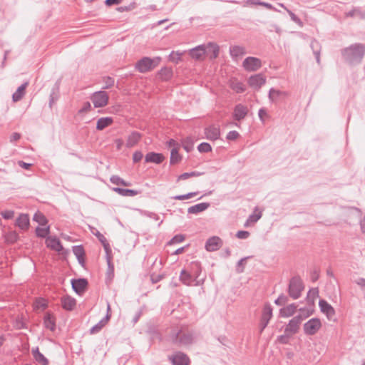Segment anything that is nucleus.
<instances>
[{"label":"nucleus","instance_id":"f257e3e1","mask_svg":"<svg viewBox=\"0 0 365 365\" xmlns=\"http://www.w3.org/2000/svg\"><path fill=\"white\" fill-rule=\"evenodd\" d=\"M166 340L171 344L182 347L193 343V334L182 327L174 326L167 331Z\"/></svg>","mask_w":365,"mask_h":365},{"label":"nucleus","instance_id":"f03ea898","mask_svg":"<svg viewBox=\"0 0 365 365\" xmlns=\"http://www.w3.org/2000/svg\"><path fill=\"white\" fill-rule=\"evenodd\" d=\"M343 59L349 64H356L361 61L365 54V46L356 43L341 51Z\"/></svg>","mask_w":365,"mask_h":365},{"label":"nucleus","instance_id":"7ed1b4c3","mask_svg":"<svg viewBox=\"0 0 365 365\" xmlns=\"http://www.w3.org/2000/svg\"><path fill=\"white\" fill-rule=\"evenodd\" d=\"M161 60L162 58L159 56L153 58L143 57L136 62L135 68L141 73H148L155 68L160 64Z\"/></svg>","mask_w":365,"mask_h":365},{"label":"nucleus","instance_id":"20e7f679","mask_svg":"<svg viewBox=\"0 0 365 365\" xmlns=\"http://www.w3.org/2000/svg\"><path fill=\"white\" fill-rule=\"evenodd\" d=\"M304 289V284L301 278L298 276L291 278L288 287V293L293 299H297L301 297Z\"/></svg>","mask_w":365,"mask_h":365},{"label":"nucleus","instance_id":"39448f33","mask_svg":"<svg viewBox=\"0 0 365 365\" xmlns=\"http://www.w3.org/2000/svg\"><path fill=\"white\" fill-rule=\"evenodd\" d=\"M180 280L182 284L187 286H200L204 284L205 277L202 279H195L186 268L181 271L180 274Z\"/></svg>","mask_w":365,"mask_h":365},{"label":"nucleus","instance_id":"423d86ee","mask_svg":"<svg viewBox=\"0 0 365 365\" xmlns=\"http://www.w3.org/2000/svg\"><path fill=\"white\" fill-rule=\"evenodd\" d=\"M309 316V314L307 313L304 317H303L302 315H297L292 318L287 325V327L284 329V333L287 334H291L294 335L296 333L298 332L299 329V326L303 321V319Z\"/></svg>","mask_w":365,"mask_h":365},{"label":"nucleus","instance_id":"0eeeda50","mask_svg":"<svg viewBox=\"0 0 365 365\" xmlns=\"http://www.w3.org/2000/svg\"><path fill=\"white\" fill-rule=\"evenodd\" d=\"M109 96L106 91H100L95 92L91 97L95 108H102L108 103Z\"/></svg>","mask_w":365,"mask_h":365},{"label":"nucleus","instance_id":"6e6552de","mask_svg":"<svg viewBox=\"0 0 365 365\" xmlns=\"http://www.w3.org/2000/svg\"><path fill=\"white\" fill-rule=\"evenodd\" d=\"M322 327L319 319L312 318L304 324V331L307 335H314Z\"/></svg>","mask_w":365,"mask_h":365},{"label":"nucleus","instance_id":"1a4fd4ad","mask_svg":"<svg viewBox=\"0 0 365 365\" xmlns=\"http://www.w3.org/2000/svg\"><path fill=\"white\" fill-rule=\"evenodd\" d=\"M242 66L247 71H256L262 67V61L258 58L249 56L243 61Z\"/></svg>","mask_w":365,"mask_h":365},{"label":"nucleus","instance_id":"9d476101","mask_svg":"<svg viewBox=\"0 0 365 365\" xmlns=\"http://www.w3.org/2000/svg\"><path fill=\"white\" fill-rule=\"evenodd\" d=\"M168 359L173 365H190L191 363L189 356L182 351H177L173 355L169 356Z\"/></svg>","mask_w":365,"mask_h":365},{"label":"nucleus","instance_id":"9b49d317","mask_svg":"<svg viewBox=\"0 0 365 365\" xmlns=\"http://www.w3.org/2000/svg\"><path fill=\"white\" fill-rule=\"evenodd\" d=\"M319 306L322 313L326 314L329 320L335 321V310L324 299H320Z\"/></svg>","mask_w":365,"mask_h":365},{"label":"nucleus","instance_id":"f8f14e48","mask_svg":"<svg viewBox=\"0 0 365 365\" xmlns=\"http://www.w3.org/2000/svg\"><path fill=\"white\" fill-rule=\"evenodd\" d=\"M266 83V78L262 73L251 76L248 79V84L251 88L259 89Z\"/></svg>","mask_w":365,"mask_h":365},{"label":"nucleus","instance_id":"ddd939ff","mask_svg":"<svg viewBox=\"0 0 365 365\" xmlns=\"http://www.w3.org/2000/svg\"><path fill=\"white\" fill-rule=\"evenodd\" d=\"M222 240L217 236L210 237L205 243V249L208 252L218 250L222 246Z\"/></svg>","mask_w":365,"mask_h":365},{"label":"nucleus","instance_id":"4468645a","mask_svg":"<svg viewBox=\"0 0 365 365\" xmlns=\"http://www.w3.org/2000/svg\"><path fill=\"white\" fill-rule=\"evenodd\" d=\"M205 45L202 44L196 46L189 51V55L195 60L200 61L203 60L206 55Z\"/></svg>","mask_w":365,"mask_h":365},{"label":"nucleus","instance_id":"2eb2a0df","mask_svg":"<svg viewBox=\"0 0 365 365\" xmlns=\"http://www.w3.org/2000/svg\"><path fill=\"white\" fill-rule=\"evenodd\" d=\"M247 107L245 105L239 103L235 106L232 116L235 120L240 121L244 119L247 116Z\"/></svg>","mask_w":365,"mask_h":365},{"label":"nucleus","instance_id":"dca6fc26","mask_svg":"<svg viewBox=\"0 0 365 365\" xmlns=\"http://www.w3.org/2000/svg\"><path fill=\"white\" fill-rule=\"evenodd\" d=\"M91 231L92 232V234L94 235L98 238V240L101 242V243L102 244V245L105 250V252L106 253V255H110L111 254V247L110 246L109 242H108L106 238L104 237V235L103 234H101L97 229L93 228V227L91 228Z\"/></svg>","mask_w":365,"mask_h":365},{"label":"nucleus","instance_id":"f3484780","mask_svg":"<svg viewBox=\"0 0 365 365\" xmlns=\"http://www.w3.org/2000/svg\"><path fill=\"white\" fill-rule=\"evenodd\" d=\"M88 281L84 278L71 280V285L73 289L78 294L83 293L88 286Z\"/></svg>","mask_w":365,"mask_h":365},{"label":"nucleus","instance_id":"a211bd4d","mask_svg":"<svg viewBox=\"0 0 365 365\" xmlns=\"http://www.w3.org/2000/svg\"><path fill=\"white\" fill-rule=\"evenodd\" d=\"M205 134L207 139L216 140L220 138V128L214 125H210L205 129Z\"/></svg>","mask_w":365,"mask_h":365},{"label":"nucleus","instance_id":"6ab92c4d","mask_svg":"<svg viewBox=\"0 0 365 365\" xmlns=\"http://www.w3.org/2000/svg\"><path fill=\"white\" fill-rule=\"evenodd\" d=\"M187 269L195 279H200V275L202 272L201 263L198 261L191 262L187 266Z\"/></svg>","mask_w":365,"mask_h":365},{"label":"nucleus","instance_id":"aec40b11","mask_svg":"<svg viewBox=\"0 0 365 365\" xmlns=\"http://www.w3.org/2000/svg\"><path fill=\"white\" fill-rule=\"evenodd\" d=\"M142 138V134L137 131H133L128 137L126 147L128 148L134 147Z\"/></svg>","mask_w":365,"mask_h":365},{"label":"nucleus","instance_id":"412c9836","mask_svg":"<svg viewBox=\"0 0 365 365\" xmlns=\"http://www.w3.org/2000/svg\"><path fill=\"white\" fill-rule=\"evenodd\" d=\"M61 302L63 309L67 311H72L76 305V299L68 295L61 297Z\"/></svg>","mask_w":365,"mask_h":365},{"label":"nucleus","instance_id":"4be33fe9","mask_svg":"<svg viewBox=\"0 0 365 365\" xmlns=\"http://www.w3.org/2000/svg\"><path fill=\"white\" fill-rule=\"evenodd\" d=\"M165 160V157L162 153L150 152L146 154L145 161L146 163H153L156 164L161 163Z\"/></svg>","mask_w":365,"mask_h":365},{"label":"nucleus","instance_id":"5701e85b","mask_svg":"<svg viewBox=\"0 0 365 365\" xmlns=\"http://www.w3.org/2000/svg\"><path fill=\"white\" fill-rule=\"evenodd\" d=\"M46 243L47 247L53 250L60 252L63 250L60 240L56 237H48Z\"/></svg>","mask_w":365,"mask_h":365},{"label":"nucleus","instance_id":"b1692460","mask_svg":"<svg viewBox=\"0 0 365 365\" xmlns=\"http://www.w3.org/2000/svg\"><path fill=\"white\" fill-rule=\"evenodd\" d=\"M206 55L209 56L210 59H215L219 55V46L215 43L210 42L205 45Z\"/></svg>","mask_w":365,"mask_h":365},{"label":"nucleus","instance_id":"393cba45","mask_svg":"<svg viewBox=\"0 0 365 365\" xmlns=\"http://www.w3.org/2000/svg\"><path fill=\"white\" fill-rule=\"evenodd\" d=\"M43 324L46 329L53 331L56 329V318L50 312H46L43 317Z\"/></svg>","mask_w":365,"mask_h":365},{"label":"nucleus","instance_id":"a878e982","mask_svg":"<svg viewBox=\"0 0 365 365\" xmlns=\"http://www.w3.org/2000/svg\"><path fill=\"white\" fill-rule=\"evenodd\" d=\"M288 93L272 88L269 91V98L272 102H276L278 99L285 98Z\"/></svg>","mask_w":365,"mask_h":365},{"label":"nucleus","instance_id":"bb28decb","mask_svg":"<svg viewBox=\"0 0 365 365\" xmlns=\"http://www.w3.org/2000/svg\"><path fill=\"white\" fill-rule=\"evenodd\" d=\"M272 307L270 305V304L267 303L264 304V306L262 309L260 320L269 324V320L272 319Z\"/></svg>","mask_w":365,"mask_h":365},{"label":"nucleus","instance_id":"cd10ccee","mask_svg":"<svg viewBox=\"0 0 365 365\" xmlns=\"http://www.w3.org/2000/svg\"><path fill=\"white\" fill-rule=\"evenodd\" d=\"M73 252L76 257L79 264L84 266L85 264V250L82 245H76L73 247Z\"/></svg>","mask_w":365,"mask_h":365},{"label":"nucleus","instance_id":"c85d7f7f","mask_svg":"<svg viewBox=\"0 0 365 365\" xmlns=\"http://www.w3.org/2000/svg\"><path fill=\"white\" fill-rule=\"evenodd\" d=\"M32 355L35 361L41 365H48V360L43 354L39 351L38 347H36L31 351Z\"/></svg>","mask_w":365,"mask_h":365},{"label":"nucleus","instance_id":"c756f323","mask_svg":"<svg viewBox=\"0 0 365 365\" xmlns=\"http://www.w3.org/2000/svg\"><path fill=\"white\" fill-rule=\"evenodd\" d=\"M16 225L23 230H26L29 227V217L27 214H21L16 219Z\"/></svg>","mask_w":365,"mask_h":365},{"label":"nucleus","instance_id":"7c9ffc66","mask_svg":"<svg viewBox=\"0 0 365 365\" xmlns=\"http://www.w3.org/2000/svg\"><path fill=\"white\" fill-rule=\"evenodd\" d=\"M112 190L118 195L125 197H133L140 193V191L139 190L125 189L118 187H113Z\"/></svg>","mask_w":365,"mask_h":365},{"label":"nucleus","instance_id":"2f4dec72","mask_svg":"<svg viewBox=\"0 0 365 365\" xmlns=\"http://www.w3.org/2000/svg\"><path fill=\"white\" fill-rule=\"evenodd\" d=\"M158 75L161 81H168L173 77V69L170 67H163L158 71Z\"/></svg>","mask_w":365,"mask_h":365},{"label":"nucleus","instance_id":"473e14b6","mask_svg":"<svg viewBox=\"0 0 365 365\" xmlns=\"http://www.w3.org/2000/svg\"><path fill=\"white\" fill-rule=\"evenodd\" d=\"M29 83L25 82L21 84L16 91V92L12 96L13 101L17 102L22 99L26 93V88L28 86Z\"/></svg>","mask_w":365,"mask_h":365},{"label":"nucleus","instance_id":"72a5a7b5","mask_svg":"<svg viewBox=\"0 0 365 365\" xmlns=\"http://www.w3.org/2000/svg\"><path fill=\"white\" fill-rule=\"evenodd\" d=\"M210 207V203L208 202H201L199 204H196L190 207L187 210L188 213L190 214H197L201 212Z\"/></svg>","mask_w":365,"mask_h":365},{"label":"nucleus","instance_id":"f704fd0d","mask_svg":"<svg viewBox=\"0 0 365 365\" xmlns=\"http://www.w3.org/2000/svg\"><path fill=\"white\" fill-rule=\"evenodd\" d=\"M297 306L295 304H291L288 306L281 309L279 310V314L282 317H289L292 316L296 310H297Z\"/></svg>","mask_w":365,"mask_h":365},{"label":"nucleus","instance_id":"c9c22d12","mask_svg":"<svg viewBox=\"0 0 365 365\" xmlns=\"http://www.w3.org/2000/svg\"><path fill=\"white\" fill-rule=\"evenodd\" d=\"M230 87L237 93H242L246 90L245 85L237 79L230 80Z\"/></svg>","mask_w":365,"mask_h":365},{"label":"nucleus","instance_id":"e433bc0d","mask_svg":"<svg viewBox=\"0 0 365 365\" xmlns=\"http://www.w3.org/2000/svg\"><path fill=\"white\" fill-rule=\"evenodd\" d=\"M113 122V120L111 117H103L101 118L98 120L96 123V129L98 130H103L106 128L110 125Z\"/></svg>","mask_w":365,"mask_h":365},{"label":"nucleus","instance_id":"4c0bfd02","mask_svg":"<svg viewBox=\"0 0 365 365\" xmlns=\"http://www.w3.org/2000/svg\"><path fill=\"white\" fill-rule=\"evenodd\" d=\"M109 319L110 317L106 316L98 324H96L90 329V334H94L99 332L103 329V327H105V325L108 323Z\"/></svg>","mask_w":365,"mask_h":365},{"label":"nucleus","instance_id":"58836bf2","mask_svg":"<svg viewBox=\"0 0 365 365\" xmlns=\"http://www.w3.org/2000/svg\"><path fill=\"white\" fill-rule=\"evenodd\" d=\"M230 53L232 57L237 58L246 53L245 48L240 46H233L230 48Z\"/></svg>","mask_w":365,"mask_h":365},{"label":"nucleus","instance_id":"ea45409f","mask_svg":"<svg viewBox=\"0 0 365 365\" xmlns=\"http://www.w3.org/2000/svg\"><path fill=\"white\" fill-rule=\"evenodd\" d=\"M110 181L111 183L116 185H122L125 187H128L131 185V183L130 182L124 180L118 175H112L110 178Z\"/></svg>","mask_w":365,"mask_h":365},{"label":"nucleus","instance_id":"a19ab883","mask_svg":"<svg viewBox=\"0 0 365 365\" xmlns=\"http://www.w3.org/2000/svg\"><path fill=\"white\" fill-rule=\"evenodd\" d=\"M59 97V86L58 85H55V86L52 88L50 99H49V106L52 107V105L58 99Z\"/></svg>","mask_w":365,"mask_h":365},{"label":"nucleus","instance_id":"79ce46f5","mask_svg":"<svg viewBox=\"0 0 365 365\" xmlns=\"http://www.w3.org/2000/svg\"><path fill=\"white\" fill-rule=\"evenodd\" d=\"M182 159L181 155L178 153V148H173L170 153V163L171 165L178 163Z\"/></svg>","mask_w":365,"mask_h":365},{"label":"nucleus","instance_id":"37998d69","mask_svg":"<svg viewBox=\"0 0 365 365\" xmlns=\"http://www.w3.org/2000/svg\"><path fill=\"white\" fill-rule=\"evenodd\" d=\"M346 16H347V17L358 16L360 19H365V11H362L359 8H354L352 10L346 13Z\"/></svg>","mask_w":365,"mask_h":365},{"label":"nucleus","instance_id":"c03bdc74","mask_svg":"<svg viewBox=\"0 0 365 365\" xmlns=\"http://www.w3.org/2000/svg\"><path fill=\"white\" fill-rule=\"evenodd\" d=\"M33 220L38 222L39 225L44 226L48 223V220L46 216L41 212H37L34 214Z\"/></svg>","mask_w":365,"mask_h":365},{"label":"nucleus","instance_id":"a18cd8bd","mask_svg":"<svg viewBox=\"0 0 365 365\" xmlns=\"http://www.w3.org/2000/svg\"><path fill=\"white\" fill-rule=\"evenodd\" d=\"M311 47L313 49L314 55L318 63L320 62V49L319 42L313 40L311 42Z\"/></svg>","mask_w":365,"mask_h":365},{"label":"nucleus","instance_id":"49530a36","mask_svg":"<svg viewBox=\"0 0 365 365\" xmlns=\"http://www.w3.org/2000/svg\"><path fill=\"white\" fill-rule=\"evenodd\" d=\"M183 55V52L180 51H172L168 56V60L173 63H178L181 61V57Z\"/></svg>","mask_w":365,"mask_h":365},{"label":"nucleus","instance_id":"de8ad7c7","mask_svg":"<svg viewBox=\"0 0 365 365\" xmlns=\"http://www.w3.org/2000/svg\"><path fill=\"white\" fill-rule=\"evenodd\" d=\"M5 240L9 243H14L19 239V235L16 231H9L4 235Z\"/></svg>","mask_w":365,"mask_h":365},{"label":"nucleus","instance_id":"09e8293b","mask_svg":"<svg viewBox=\"0 0 365 365\" xmlns=\"http://www.w3.org/2000/svg\"><path fill=\"white\" fill-rule=\"evenodd\" d=\"M280 6L287 11V12L289 14L291 19L294 23H296L297 24H298L300 26H302L303 23H302V20L297 16H296L292 11L288 9L283 4H280Z\"/></svg>","mask_w":365,"mask_h":365},{"label":"nucleus","instance_id":"8fccbe9b","mask_svg":"<svg viewBox=\"0 0 365 365\" xmlns=\"http://www.w3.org/2000/svg\"><path fill=\"white\" fill-rule=\"evenodd\" d=\"M50 233V227L36 228V235L38 237L45 238Z\"/></svg>","mask_w":365,"mask_h":365},{"label":"nucleus","instance_id":"3c124183","mask_svg":"<svg viewBox=\"0 0 365 365\" xmlns=\"http://www.w3.org/2000/svg\"><path fill=\"white\" fill-rule=\"evenodd\" d=\"M201 175L200 173L199 172H196V171H193V172H190V173H184L181 175H180L178 178V181L179 180H187L190 178H192V177H198Z\"/></svg>","mask_w":365,"mask_h":365},{"label":"nucleus","instance_id":"603ef678","mask_svg":"<svg viewBox=\"0 0 365 365\" xmlns=\"http://www.w3.org/2000/svg\"><path fill=\"white\" fill-rule=\"evenodd\" d=\"M46 301L43 298H38L36 299L34 304V309H45L47 307Z\"/></svg>","mask_w":365,"mask_h":365},{"label":"nucleus","instance_id":"864d4df0","mask_svg":"<svg viewBox=\"0 0 365 365\" xmlns=\"http://www.w3.org/2000/svg\"><path fill=\"white\" fill-rule=\"evenodd\" d=\"M183 148L187 152H190L193 149V142L190 138L184 139L182 142Z\"/></svg>","mask_w":365,"mask_h":365},{"label":"nucleus","instance_id":"5fc2aeb1","mask_svg":"<svg viewBox=\"0 0 365 365\" xmlns=\"http://www.w3.org/2000/svg\"><path fill=\"white\" fill-rule=\"evenodd\" d=\"M262 212L258 211V208L256 207L254 213L249 216L248 221H250L251 222H256L262 217Z\"/></svg>","mask_w":365,"mask_h":365},{"label":"nucleus","instance_id":"6e6d98bb","mask_svg":"<svg viewBox=\"0 0 365 365\" xmlns=\"http://www.w3.org/2000/svg\"><path fill=\"white\" fill-rule=\"evenodd\" d=\"M197 150L200 153H208L212 150V147L209 143L203 142L197 146Z\"/></svg>","mask_w":365,"mask_h":365},{"label":"nucleus","instance_id":"4d7b16f0","mask_svg":"<svg viewBox=\"0 0 365 365\" xmlns=\"http://www.w3.org/2000/svg\"><path fill=\"white\" fill-rule=\"evenodd\" d=\"M103 82L105 83V86H103V88L108 89L114 85L115 80L112 77L106 76L103 78Z\"/></svg>","mask_w":365,"mask_h":365},{"label":"nucleus","instance_id":"13d9d810","mask_svg":"<svg viewBox=\"0 0 365 365\" xmlns=\"http://www.w3.org/2000/svg\"><path fill=\"white\" fill-rule=\"evenodd\" d=\"M197 194H198L197 192H189V193L185 194V195H176L173 198L175 200H183L190 199V198H191L192 197H195Z\"/></svg>","mask_w":365,"mask_h":365},{"label":"nucleus","instance_id":"bf43d9fd","mask_svg":"<svg viewBox=\"0 0 365 365\" xmlns=\"http://www.w3.org/2000/svg\"><path fill=\"white\" fill-rule=\"evenodd\" d=\"M247 258L248 257L242 258L237 262L236 270L238 273H242L244 272L245 264Z\"/></svg>","mask_w":365,"mask_h":365},{"label":"nucleus","instance_id":"052dcab7","mask_svg":"<svg viewBox=\"0 0 365 365\" xmlns=\"http://www.w3.org/2000/svg\"><path fill=\"white\" fill-rule=\"evenodd\" d=\"M288 302V297L282 294L279 296V297L274 301V303L278 306H283Z\"/></svg>","mask_w":365,"mask_h":365},{"label":"nucleus","instance_id":"680f3d73","mask_svg":"<svg viewBox=\"0 0 365 365\" xmlns=\"http://www.w3.org/2000/svg\"><path fill=\"white\" fill-rule=\"evenodd\" d=\"M185 237L183 235H177L174 236L170 241L168 242L169 245H173L175 243H180L185 240Z\"/></svg>","mask_w":365,"mask_h":365},{"label":"nucleus","instance_id":"e2e57ef3","mask_svg":"<svg viewBox=\"0 0 365 365\" xmlns=\"http://www.w3.org/2000/svg\"><path fill=\"white\" fill-rule=\"evenodd\" d=\"M240 137V133L236 130L230 131L227 135V139L229 140H235Z\"/></svg>","mask_w":365,"mask_h":365},{"label":"nucleus","instance_id":"0e129e2a","mask_svg":"<svg viewBox=\"0 0 365 365\" xmlns=\"http://www.w3.org/2000/svg\"><path fill=\"white\" fill-rule=\"evenodd\" d=\"M1 216L6 219H12L14 216V212L13 210H4L1 212Z\"/></svg>","mask_w":365,"mask_h":365},{"label":"nucleus","instance_id":"69168bd1","mask_svg":"<svg viewBox=\"0 0 365 365\" xmlns=\"http://www.w3.org/2000/svg\"><path fill=\"white\" fill-rule=\"evenodd\" d=\"M143 157L142 152L137 150L133 154V160L134 163H138L142 160Z\"/></svg>","mask_w":365,"mask_h":365},{"label":"nucleus","instance_id":"338daca9","mask_svg":"<svg viewBox=\"0 0 365 365\" xmlns=\"http://www.w3.org/2000/svg\"><path fill=\"white\" fill-rule=\"evenodd\" d=\"M356 284L359 285L361 289L364 292V297L365 298V279L364 278H359L356 281Z\"/></svg>","mask_w":365,"mask_h":365},{"label":"nucleus","instance_id":"774afa93","mask_svg":"<svg viewBox=\"0 0 365 365\" xmlns=\"http://www.w3.org/2000/svg\"><path fill=\"white\" fill-rule=\"evenodd\" d=\"M249 236L250 232L245 230L238 231L236 234V237L239 239H247Z\"/></svg>","mask_w":365,"mask_h":365}]
</instances>
